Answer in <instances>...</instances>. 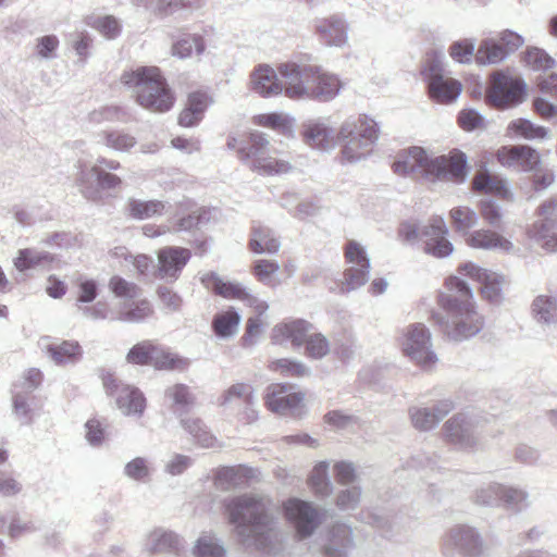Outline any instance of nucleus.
<instances>
[{
    "instance_id": "1",
    "label": "nucleus",
    "mask_w": 557,
    "mask_h": 557,
    "mask_svg": "<svg viewBox=\"0 0 557 557\" xmlns=\"http://www.w3.org/2000/svg\"><path fill=\"white\" fill-rule=\"evenodd\" d=\"M224 508L243 546L263 553L275 549L280 541V527L269 500L246 493L225 499Z\"/></svg>"
},
{
    "instance_id": "2",
    "label": "nucleus",
    "mask_w": 557,
    "mask_h": 557,
    "mask_svg": "<svg viewBox=\"0 0 557 557\" xmlns=\"http://www.w3.org/2000/svg\"><path fill=\"white\" fill-rule=\"evenodd\" d=\"M446 286L448 293L438 295V305L447 317L441 312H432V320L454 342L473 337L483 329L484 320L475 310L472 288L458 276H449Z\"/></svg>"
},
{
    "instance_id": "3",
    "label": "nucleus",
    "mask_w": 557,
    "mask_h": 557,
    "mask_svg": "<svg viewBox=\"0 0 557 557\" xmlns=\"http://www.w3.org/2000/svg\"><path fill=\"white\" fill-rule=\"evenodd\" d=\"M393 171L398 175H408L421 171L430 182H450L462 184L467 181L468 158L460 150L448 154L430 157L422 147H410L400 151L393 162Z\"/></svg>"
},
{
    "instance_id": "4",
    "label": "nucleus",
    "mask_w": 557,
    "mask_h": 557,
    "mask_svg": "<svg viewBox=\"0 0 557 557\" xmlns=\"http://www.w3.org/2000/svg\"><path fill=\"white\" fill-rule=\"evenodd\" d=\"M277 70L285 79V95L292 99L308 98L326 102L339 92V79L322 72L317 65L287 62L282 63Z\"/></svg>"
},
{
    "instance_id": "5",
    "label": "nucleus",
    "mask_w": 557,
    "mask_h": 557,
    "mask_svg": "<svg viewBox=\"0 0 557 557\" xmlns=\"http://www.w3.org/2000/svg\"><path fill=\"white\" fill-rule=\"evenodd\" d=\"M121 82L133 88L137 102L153 112H166L174 104V97L157 66H139L124 72Z\"/></svg>"
},
{
    "instance_id": "6",
    "label": "nucleus",
    "mask_w": 557,
    "mask_h": 557,
    "mask_svg": "<svg viewBox=\"0 0 557 557\" xmlns=\"http://www.w3.org/2000/svg\"><path fill=\"white\" fill-rule=\"evenodd\" d=\"M379 125L368 115L349 116L339 127L337 138L342 156L349 163L364 159L379 139Z\"/></svg>"
},
{
    "instance_id": "7",
    "label": "nucleus",
    "mask_w": 557,
    "mask_h": 557,
    "mask_svg": "<svg viewBox=\"0 0 557 557\" xmlns=\"http://www.w3.org/2000/svg\"><path fill=\"white\" fill-rule=\"evenodd\" d=\"M444 61L445 55L442 52H429L422 64L421 75L432 100L451 103L460 96L462 86L458 79L448 75Z\"/></svg>"
},
{
    "instance_id": "8",
    "label": "nucleus",
    "mask_w": 557,
    "mask_h": 557,
    "mask_svg": "<svg viewBox=\"0 0 557 557\" xmlns=\"http://www.w3.org/2000/svg\"><path fill=\"white\" fill-rule=\"evenodd\" d=\"M528 86L520 76H513L508 71L496 70L490 75L485 89L487 106L506 110L521 104L527 98Z\"/></svg>"
},
{
    "instance_id": "9",
    "label": "nucleus",
    "mask_w": 557,
    "mask_h": 557,
    "mask_svg": "<svg viewBox=\"0 0 557 557\" xmlns=\"http://www.w3.org/2000/svg\"><path fill=\"white\" fill-rule=\"evenodd\" d=\"M485 422L478 414L456 413L443 425L444 440L459 450L473 451L480 446Z\"/></svg>"
},
{
    "instance_id": "10",
    "label": "nucleus",
    "mask_w": 557,
    "mask_h": 557,
    "mask_svg": "<svg viewBox=\"0 0 557 557\" xmlns=\"http://www.w3.org/2000/svg\"><path fill=\"white\" fill-rule=\"evenodd\" d=\"M100 377L107 396L114 400L123 416L134 418L144 416L147 399L138 387L124 383L114 373L107 370H101Z\"/></svg>"
},
{
    "instance_id": "11",
    "label": "nucleus",
    "mask_w": 557,
    "mask_h": 557,
    "mask_svg": "<svg viewBox=\"0 0 557 557\" xmlns=\"http://www.w3.org/2000/svg\"><path fill=\"white\" fill-rule=\"evenodd\" d=\"M442 549L446 557H490L482 534L469 524L450 528L443 537Z\"/></svg>"
},
{
    "instance_id": "12",
    "label": "nucleus",
    "mask_w": 557,
    "mask_h": 557,
    "mask_svg": "<svg viewBox=\"0 0 557 557\" xmlns=\"http://www.w3.org/2000/svg\"><path fill=\"white\" fill-rule=\"evenodd\" d=\"M313 330V325L304 319L280 322L271 331L272 344L283 345L290 342L296 348L302 345H306L305 348H329L326 337Z\"/></svg>"
},
{
    "instance_id": "13",
    "label": "nucleus",
    "mask_w": 557,
    "mask_h": 557,
    "mask_svg": "<svg viewBox=\"0 0 557 557\" xmlns=\"http://www.w3.org/2000/svg\"><path fill=\"white\" fill-rule=\"evenodd\" d=\"M269 140L265 134L253 132L250 134L247 141H243L237 149L238 157L242 161L246 162L253 159L251 162V170L262 171L267 174L286 173L290 169L289 164L282 160L273 158H265L269 149Z\"/></svg>"
},
{
    "instance_id": "14",
    "label": "nucleus",
    "mask_w": 557,
    "mask_h": 557,
    "mask_svg": "<svg viewBox=\"0 0 557 557\" xmlns=\"http://www.w3.org/2000/svg\"><path fill=\"white\" fill-rule=\"evenodd\" d=\"M524 39L516 32L503 30L498 38H484L481 40L476 52L475 61L480 65H494L505 61L516 52Z\"/></svg>"
},
{
    "instance_id": "15",
    "label": "nucleus",
    "mask_w": 557,
    "mask_h": 557,
    "mask_svg": "<svg viewBox=\"0 0 557 557\" xmlns=\"http://www.w3.org/2000/svg\"><path fill=\"white\" fill-rule=\"evenodd\" d=\"M474 499L476 504L482 506H504L515 512H519L528 507L527 492L500 483H490L478 488Z\"/></svg>"
},
{
    "instance_id": "16",
    "label": "nucleus",
    "mask_w": 557,
    "mask_h": 557,
    "mask_svg": "<svg viewBox=\"0 0 557 557\" xmlns=\"http://www.w3.org/2000/svg\"><path fill=\"white\" fill-rule=\"evenodd\" d=\"M284 515L301 540L310 537L324 519V513L311 502L299 498H290L284 504Z\"/></svg>"
},
{
    "instance_id": "17",
    "label": "nucleus",
    "mask_w": 557,
    "mask_h": 557,
    "mask_svg": "<svg viewBox=\"0 0 557 557\" xmlns=\"http://www.w3.org/2000/svg\"><path fill=\"white\" fill-rule=\"evenodd\" d=\"M345 257L354 265L344 272V282L339 287L341 294H346L363 286L369 281L370 274V259L357 242H348Z\"/></svg>"
},
{
    "instance_id": "18",
    "label": "nucleus",
    "mask_w": 557,
    "mask_h": 557,
    "mask_svg": "<svg viewBox=\"0 0 557 557\" xmlns=\"http://www.w3.org/2000/svg\"><path fill=\"white\" fill-rule=\"evenodd\" d=\"M542 219L529 230L530 236L550 252L557 251V195L544 201L537 209Z\"/></svg>"
},
{
    "instance_id": "19",
    "label": "nucleus",
    "mask_w": 557,
    "mask_h": 557,
    "mask_svg": "<svg viewBox=\"0 0 557 557\" xmlns=\"http://www.w3.org/2000/svg\"><path fill=\"white\" fill-rule=\"evenodd\" d=\"M200 281L206 288L218 296L226 299H239L247 302L249 306H256L259 314H262L269 308L267 302L260 301L257 297L251 295L244 285L230 281L225 282L213 271L203 274Z\"/></svg>"
},
{
    "instance_id": "20",
    "label": "nucleus",
    "mask_w": 557,
    "mask_h": 557,
    "mask_svg": "<svg viewBox=\"0 0 557 557\" xmlns=\"http://www.w3.org/2000/svg\"><path fill=\"white\" fill-rule=\"evenodd\" d=\"M458 272L481 284V295L490 304L499 305L503 300L502 287L504 284V276L483 269L473 262H466L459 265Z\"/></svg>"
},
{
    "instance_id": "21",
    "label": "nucleus",
    "mask_w": 557,
    "mask_h": 557,
    "mask_svg": "<svg viewBox=\"0 0 557 557\" xmlns=\"http://www.w3.org/2000/svg\"><path fill=\"white\" fill-rule=\"evenodd\" d=\"M191 258L188 248L166 246L158 251L157 276L169 283L175 282Z\"/></svg>"
},
{
    "instance_id": "22",
    "label": "nucleus",
    "mask_w": 557,
    "mask_h": 557,
    "mask_svg": "<svg viewBox=\"0 0 557 557\" xmlns=\"http://www.w3.org/2000/svg\"><path fill=\"white\" fill-rule=\"evenodd\" d=\"M126 360L129 363L152 366L157 370H184L189 364L188 359L170 350H128Z\"/></svg>"
},
{
    "instance_id": "23",
    "label": "nucleus",
    "mask_w": 557,
    "mask_h": 557,
    "mask_svg": "<svg viewBox=\"0 0 557 557\" xmlns=\"http://www.w3.org/2000/svg\"><path fill=\"white\" fill-rule=\"evenodd\" d=\"M92 178L96 180L98 187L104 190L115 189L122 184L121 177L99 165H92L89 170H82L77 182L83 196L91 201H97L100 198L99 189L91 184Z\"/></svg>"
},
{
    "instance_id": "24",
    "label": "nucleus",
    "mask_w": 557,
    "mask_h": 557,
    "mask_svg": "<svg viewBox=\"0 0 557 557\" xmlns=\"http://www.w3.org/2000/svg\"><path fill=\"white\" fill-rule=\"evenodd\" d=\"M305 399V394L295 391V386L289 383H275L267 388L265 405L276 413L287 414L296 409Z\"/></svg>"
},
{
    "instance_id": "25",
    "label": "nucleus",
    "mask_w": 557,
    "mask_h": 557,
    "mask_svg": "<svg viewBox=\"0 0 557 557\" xmlns=\"http://www.w3.org/2000/svg\"><path fill=\"white\" fill-rule=\"evenodd\" d=\"M497 160L504 166L523 172H531L541 163L539 151L528 145L504 146L497 151Z\"/></svg>"
},
{
    "instance_id": "26",
    "label": "nucleus",
    "mask_w": 557,
    "mask_h": 557,
    "mask_svg": "<svg viewBox=\"0 0 557 557\" xmlns=\"http://www.w3.org/2000/svg\"><path fill=\"white\" fill-rule=\"evenodd\" d=\"M354 546L352 529L345 523H335L327 530L323 553L325 557H348Z\"/></svg>"
},
{
    "instance_id": "27",
    "label": "nucleus",
    "mask_w": 557,
    "mask_h": 557,
    "mask_svg": "<svg viewBox=\"0 0 557 557\" xmlns=\"http://www.w3.org/2000/svg\"><path fill=\"white\" fill-rule=\"evenodd\" d=\"M314 27L319 38L327 46L342 47L347 42V24L338 14L315 18Z\"/></svg>"
},
{
    "instance_id": "28",
    "label": "nucleus",
    "mask_w": 557,
    "mask_h": 557,
    "mask_svg": "<svg viewBox=\"0 0 557 557\" xmlns=\"http://www.w3.org/2000/svg\"><path fill=\"white\" fill-rule=\"evenodd\" d=\"M252 89L262 97L277 96L285 94V79L277 78L275 71L267 65H259L251 74Z\"/></svg>"
},
{
    "instance_id": "29",
    "label": "nucleus",
    "mask_w": 557,
    "mask_h": 557,
    "mask_svg": "<svg viewBox=\"0 0 557 557\" xmlns=\"http://www.w3.org/2000/svg\"><path fill=\"white\" fill-rule=\"evenodd\" d=\"M305 143L315 149L329 150L334 147L333 128L323 120H310L304 124Z\"/></svg>"
},
{
    "instance_id": "30",
    "label": "nucleus",
    "mask_w": 557,
    "mask_h": 557,
    "mask_svg": "<svg viewBox=\"0 0 557 557\" xmlns=\"http://www.w3.org/2000/svg\"><path fill=\"white\" fill-rule=\"evenodd\" d=\"M183 544L180 536L172 531L162 529L152 531L146 543V549L151 554H171L180 556Z\"/></svg>"
},
{
    "instance_id": "31",
    "label": "nucleus",
    "mask_w": 557,
    "mask_h": 557,
    "mask_svg": "<svg viewBox=\"0 0 557 557\" xmlns=\"http://www.w3.org/2000/svg\"><path fill=\"white\" fill-rule=\"evenodd\" d=\"M531 317L542 326L557 324V298L548 295L536 296L530 307Z\"/></svg>"
},
{
    "instance_id": "32",
    "label": "nucleus",
    "mask_w": 557,
    "mask_h": 557,
    "mask_svg": "<svg viewBox=\"0 0 557 557\" xmlns=\"http://www.w3.org/2000/svg\"><path fill=\"white\" fill-rule=\"evenodd\" d=\"M466 242L472 248L485 250L500 249L510 251L513 247L510 240L490 230L474 231L468 236Z\"/></svg>"
},
{
    "instance_id": "33",
    "label": "nucleus",
    "mask_w": 557,
    "mask_h": 557,
    "mask_svg": "<svg viewBox=\"0 0 557 557\" xmlns=\"http://www.w3.org/2000/svg\"><path fill=\"white\" fill-rule=\"evenodd\" d=\"M252 478L253 469L246 466L222 467L216 473V481L222 490L246 485Z\"/></svg>"
},
{
    "instance_id": "34",
    "label": "nucleus",
    "mask_w": 557,
    "mask_h": 557,
    "mask_svg": "<svg viewBox=\"0 0 557 557\" xmlns=\"http://www.w3.org/2000/svg\"><path fill=\"white\" fill-rule=\"evenodd\" d=\"M249 248L255 253L275 255L281 248V242L271 228L265 226H256L252 230Z\"/></svg>"
},
{
    "instance_id": "35",
    "label": "nucleus",
    "mask_w": 557,
    "mask_h": 557,
    "mask_svg": "<svg viewBox=\"0 0 557 557\" xmlns=\"http://www.w3.org/2000/svg\"><path fill=\"white\" fill-rule=\"evenodd\" d=\"M127 213L135 220H147L153 216L162 215L165 210V205L161 200H139L129 199L127 202Z\"/></svg>"
},
{
    "instance_id": "36",
    "label": "nucleus",
    "mask_w": 557,
    "mask_h": 557,
    "mask_svg": "<svg viewBox=\"0 0 557 557\" xmlns=\"http://www.w3.org/2000/svg\"><path fill=\"white\" fill-rule=\"evenodd\" d=\"M53 261V256L48 251H39L33 248L20 249L14 259V265L20 272L49 264Z\"/></svg>"
},
{
    "instance_id": "37",
    "label": "nucleus",
    "mask_w": 557,
    "mask_h": 557,
    "mask_svg": "<svg viewBox=\"0 0 557 557\" xmlns=\"http://www.w3.org/2000/svg\"><path fill=\"white\" fill-rule=\"evenodd\" d=\"M237 401H243L250 406L253 403V388L246 383H236L226 388L218 398L216 404L220 407H228Z\"/></svg>"
},
{
    "instance_id": "38",
    "label": "nucleus",
    "mask_w": 557,
    "mask_h": 557,
    "mask_svg": "<svg viewBox=\"0 0 557 557\" xmlns=\"http://www.w3.org/2000/svg\"><path fill=\"white\" fill-rule=\"evenodd\" d=\"M329 462L320 461L317 463L309 476V484L314 492V494L324 498L332 494L333 485L329 478Z\"/></svg>"
},
{
    "instance_id": "39",
    "label": "nucleus",
    "mask_w": 557,
    "mask_h": 557,
    "mask_svg": "<svg viewBox=\"0 0 557 557\" xmlns=\"http://www.w3.org/2000/svg\"><path fill=\"white\" fill-rule=\"evenodd\" d=\"M239 322V312L231 307L228 310L218 313L213 318L212 329L216 336L226 338L236 333Z\"/></svg>"
},
{
    "instance_id": "40",
    "label": "nucleus",
    "mask_w": 557,
    "mask_h": 557,
    "mask_svg": "<svg viewBox=\"0 0 557 557\" xmlns=\"http://www.w3.org/2000/svg\"><path fill=\"white\" fill-rule=\"evenodd\" d=\"M473 188L484 194L505 197L508 193L503 180L493 176L486 169L479 171L472 181Z\"/></svg>"
},
{
    "instance_id": "41",
    "label": "nucleus",
    "mask_w": 557,
    "mask_h": 557,
    "mask_svg": "<svg viewBox=\"0 0 557 557\" xmlns=\"http://www.w3.org/2000/svg\"><path fill=\"white\" fill-rule=\"evenodd\" d=\"M181 424L183 429L194 437L197 444L206 448L213 447L215 437L201 419H181Z\"/></svg>"
},
{
    "instance_id": "42",
    "label": "nucleus",
    "mask_w": 557,
    "mask_h": 557,
    "mask_svg": "<svg viewBox=\"0 0 557 557\" xmlns=\"http://www.w3.org/2000/svg\"><path fill=\"white\" fill-rule=\"evenodd\" d=\"M106 147L119 152H127L137 144L136 138L123 129H110L101 133Z\"/></svg>"
},
{
    "instance_id": "43",
    "label": "nucleus",
    "mask_w": 557,
    "mask_h": 557,
    "mask_svg": "<svg viewBox=\"0 0 557 557\" xmlns=\"http://www.w3.org/2000/svg\"><path fill=\"white\" fill-rule=\"evenodd\" d=\"M508 131L528 140L543 139L548 135V129L546 127L535 125L528 119L512 120L508 124Z\"/></svg>"
},
{
    "instance_id": "44",
    "label": "nucleus",
    "mask_w": 557,
    "mask_h": 557,
    "mask_svg": "<svg viewBox=\"0 0 557 557\" xmlns=\"http://www.w3.org/2000/svg\"><path fill=\"white\" fill-rule=\"evenodd\" d=\"M195 49L198 55L202 54L206 50V44L200 35H185L172 46V53L181 59H185L191 55Z\"/></svg>"
},
{
    "instance_id": "45",
    "label": "nucleus",
    "mask_w": 557,
    "mask_h": 557,
    "mask_svg": "<svg viewBox=\"0 0 557 557\" xmlns=\"http://www.w3.org/2000/svg\"><path fill=\"white\" fill-rule=\"evenodd\" d=\"M405 347L404 348H431V332L422 323L410 324L405 332Z\"/></svg>"
},
{
    "instance_id": "46",
    "label": "nucleus",
    "mask_w": 557,
    "mask_h": 557,
    "mask_svg": "<svg viewBox=\"0 0 557 557\" xmlns=\"http://www.w3.org/2000/svg\"><path fill=\"white\" fill-rule=\"evenodd\" d=\"M210 220V210L206 208H198L197 210L191 211L186 216L178 218L173 223V228L176 232L182 231H191L196 228H200L205 224H207Z\"/></svg>"
},
{
    "instance_id": "47",
    "label": "nucleus",
    "mask_w": 557,
    "mask_h": 557,
    "mask_svg": "<svg viewBox=\"0 0 557 557\" xmlns=\"http://www.w3.org/2000/svg\"><path fill=\"white\" fill-rule=\"evenodd\" d=\"M524 62L533 71H547L556 64L555 60L544 50L537 47L528 48L524 52Z\"/></svg>"
},
{
    "instance_id": "48",
    "label": "nucleus",
    "mask_w": 557,
    "mask_h": 557,
    "mask_svg": "<svg viewBox=\"0 0 557 557\" xmlns=\"http://www.w3.org/2000/svg\"><path fill=\"white\" fill-rule=\"evenodd\" d=\"M449 215L456 231L460 233H467L470 228L475 226L479 221L476 212L469 207L453 208Z\"/></svg>"
},
{
    "instance_id": "49",
    "label": "nucleus",
    "mask_w": 557,
    "mask_h": 557,
    "mask_svg": "<svg viewBox=\"0 0 557 557\" xmlns=\"http://www.w3.org/2000/svg\"><path fill=\"white\" fill-rule=\"evenodd\" d=\"M196 557H223L226 553L223 544L213 536H200L193 549Z\"/></svg>"
},
{
    "instance_id": "50",
    "label": "nucleus",
    "mask_w": 557,
    "mask_h": 557,
    "mask_svg": "<svg viewBox=\"0 0 557 557\" xmlns=\"http://www.w3.org/2000/svg\"><path fill=\"white\" fill-rule=\"evenodd\" d=\"M165 394L171 397L174 404L178 407L175 412H178L180 416L186 413L195 403V396L185 384H175L168 388Z\"/></svg>"
},
{
    "instance_id": "51",
    "label": "nucleus",
    "mask_w": 557,
    "mask_h": 557,
    "mask_svg": "<svg viewBox=\"0 0 557 557\" xmlns=\"http://www.w3.org/2000/svg\"><path fill=\"white\" fill-rule=\"evenodd\" d=\"M448 227L441 215H434L429 220L426 225L420 227V239L425 246L433 242L442 234H448Z\"/></svg>"
},
{
    "instance_id": "52",
    "label": "nucleus",
    "mask_w": 557,
    "mask_h": 557,
    "mask_svg": "<svg viewBox=\"0 0 557 557\" xmlns=\"http://www.w3.org/2000/svg\"><path fill=\"white\" fill-rule=\"evenodd\" d=\"M409 416L412 425L420 431H429L435 428L438 422L435 419L431 408H417L412 407L409 409Z\"/></svg>"
},
{
    "instance_id": "53",
    "label": "nucleus",
    "mask_w": 557,
    "mask_h": 557,
    "mask_svg": "<svg viewBox=\"0 0 557 557\" xmlns=\"http://www.w3.org/2000/svg\"><path fill=\"white\" fill-rule=\"evenodd\" d=\"M202 0H159L158 11L164 15H172L181 10H196L201 8Z\"/></svg>"
},
{
    "instance_id": "54",
    "label": "nucleus",
    "mask_w": 557,
    "mask_h": 557,
    "mask_svg": "<svg viewBox=\"0 0 557 557\" xmlns=\"http://www.w3.org/2000/svg\"><path fill=\"white\" fill-rule=\"evenodd\" d=\"M28 393L13 392V412L21 424L28 425L33 422V409L28 403Z\"/></svg>"
},
{
    "instance_id": "55",
    "label": "nucleus",
    "mask_w": 557,
    "mask_h": 557,
    "mask_svg": "<svg viewBox=\"0 0 557 557\" xmlns=\"http://www.w3.org/2000/svg\"><path fill=\"white\" fill-rule=\"evenodd\" d=\"M123 472L127 478L138 482H147L151 474L148 461L144 457H136L128 461Z\"/></svg>"
},
{
    "instance_id": "56",
    "label": "nucleus",
    "mask_w": 557,
    "mask_h": 557,
    "mask_svg": "<svg viewBox=\"0 0 557 557\" xmlns=\"http://www.w3.org/2000/svg\"><path fill=\"white\" fill-rule=\"evenodd\" d=\"M44 380L42 372L37 368H29L23 375L13 384L15 389L21 388L20 392L30 394L37 389Z\"/></svg>"
},
{
    "instance_id": "57",
    "label": "nucleus",
    "mask_w": 557,
    "mask_h": 557,
    "mask_svg": "<svg viewBox=\"0 0 557 557\" xmlns=\"http://www.w3.org/2000/svg\"><path fill=\"white\" fill-rule=\"evenodd\" d=\"M475 41L473 39L458 40L449 47L450 57L459 63H469L474 55Z\"/></svg>"
},
{
    "instance_id": "58",
    "label": "nucleus",
    "mask_w": 557,
    "mask_h": 557,
    "mask_svg": "<svg viewBox=\"0 0 557 557\" xmlns=\"http://www.w3.org/2000/svg\"><path fill=\"white\" fill-rule=\"evenodd\" d=\"M448 234H442L436 239L431 243H428L423 247V251L426 255H430L437 259H443L449 257L454 251V245L447 238Z\"/></svg>"
},
{
    "instance_id": "59",
    "label": "nucleus",
    "mask_w": 557,
    "mask_h": 557,
    "mask_svg": "<svg viewBox=\"0 0 557 557\" xmlns=\"http://www.w3.org/2000/svg\"><path fill=\"white\" fill-rule=\"evenodd\" d=\"M153 312L152 307L148 300H140L133 304L131 308L120 313V320L127 322H141Z\"/></svg>"
},
{
    "instance_id": "60",
    "label": "nucleus",
    "mask_w": 557,
    "mask_h": 557,
    "mask_svg": "<svg viewBox=\"0 0 557 557\" xmlns=\"http://www.w3.org/2000/svg\"><path fill=\"white\" fill-rule=\"evenodd\" d=\"M271 368L280 370L282 374L287 376H305L310 373V370L304 363L287 358L273 361Z\"/></svg>"
},
{
    "instance_id": "61",
    "label": "nucleus",
    "mask_w": 557,
    "mask_h": 557,
    "mask_svg": "<svg viewBox=\"0 0 557 557\" xmlns=\"http://www.w3.org/2000/svg\"><path fill=\"white\" fill-rule=\"evenodd\" d=\"M404 356L424 371L431 370L438 358L434 350H403Z\"/></svg>"
},
{
    "instance_id": "62",
    "label": "nucleus",
    "mask_w": 557,
    "mask_h": 557,
    "mask_svg": "<svg viewBox=\"0 0 557 557\" xmlns=\"http://www.w3.org/2000/svg\"><path fill=\"white\" fill-rule=\"evenodd\" d=\"M92 26L108 39H114L121 33V25L112 15L97 17Z\"/></svg>"
},
{
    "instance_id": "63",
    "label": "nucleus",
    "mask_w": 557,
    "mask_h": 557,
    "mask_svg": "<svg viewBox=\"0 0 557 557\" xmlns=\"http://www.w3.org/2000/svg\"><path fill=\"white\" fill-rule=\"evenodd\" d=\"M109 287L117 297L135 298L138 296L139 288L135 283L127 282L121 276H113L110 280Z\"/></svg>"
},
{
    "instance_id": "64",
    "label": "nucleus",
    "mask_w": 557,
    "mask_h": 557,
    "mask_svg": "<svg viewBox=\"0 0 557 557\" xmlns=\"http://www.w3.org/2000/svg\"><path fill=\"white\" fill-rule=\"evenodd\" d=\"M280 270V264L274 260L259 259L255 261L252 272L263 284H270L271 275Z\"/></svg>"
}]
</instances>
